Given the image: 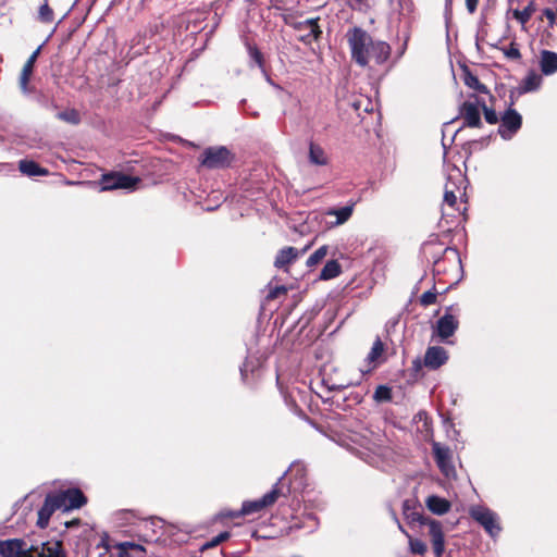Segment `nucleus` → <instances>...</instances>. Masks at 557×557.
<instances>
[{"label":"nucleus","instance_id":"29","mask_svg":"<svg viewBox=\"0 0 557 557\" xmlns=\"http://www.w3.org/2000/svg\"><path fill=\"white\" fill-rule=\"evenodd\" d=\"M535 12V5L533 1H530L529 4L523 10H513V17L524 27L527 22L531 18L532 14Z\"/></svg>","mask_w":557,"mask_h":557},{"label":"nucleus","instance_id":"7","mask_svg":"<svg viewBox=\"0 0 557 557\" xmlns=\"http://www.w3.org/2000/svg\"><path fill=\"white\" fill-rule=\"evenodd\" d=\"M522 116L515 109H507L502 117L498 134L505 140H509L521 128Z\"/></svg>","mask_w":557,"mask_h":557},{"label":"nucleus","instance_id":"35","mask_svg":"<svg viewBox=\"0 0 557 557\" xmlns=\"http://www.w3.org/2000/svg\"><path fill=\"white\" fill-rule=\"evenodd\" d=\"M373 398L376 401H388L392 399V391L385 385H380L376 387Z\"/></svg>","mask_w":557,"mask_h":557},{"label":"nucleus","instance_id":"12","mask_svg":"<svg viewBox=\"0 0 557 557\" xmlns=\"http://www.w3.org/2000/svg\"><path fill=\"white\" fill-rule=\"evenodd\" d=\"M432 449L434 454L435 461L446 476H450L455 472V468L451 463V451L448 447L443 446L442 444L434 442L432 444Z\"/></svg>","mask_w":557,"mask_h":557},{"label":"nucleus","instance_id":"16","mask_svg":"<svg viewBox=\"0 0 557 557\" xmlns=\"http://www.w3.org/2000/svg\"><path fill=\"white\" fill-rule=\"evenodd\" d=\"M458 320L455 315L446 312L436 323L435 333L441 338V341H445L448 337L453 336L456 330L458 329Z\"/></svg>","mask_w":557,"mask_h":557},{"label":"nucleus","instance_id":"40","mask_svg":"<svg viewBox=\"0 0 557 557\" xmlns=\"http://www.w3.org/2000/svg\"><path fill=\"white\" fill-rule=\"evenodd\" d=\"M504 54L507 58L515 60L521 57L519 49L513 44H511L508 48L504 49Z\"/></svg>","mask_w":557,"mask_h":557},{"label":"nucleus","instance_id":"47","mask_svg":"<svg viewBox=\"0 0 557 557\" xmlns=\"http://www.w3.org/2000/svg\"><path fill=\"white\" fill-rule=\"evenodd\" d=\"M295 469L301 470L299 465L294 466Z\"/></svg>","mask_w":557,"mask_h":557},{"label":"nucleus","instance_id":"26","mask_svg":"<svg viewBox=\"0 0 557 557\" xmlns=\"http://www.w3.org/2000/svg\"><path fill=\"white\" fill-rule=\"evenodd\" d=\"M309 161L314 165H325L327 164V157L322 147L315 145L314 143H310L309 145Z\"/></svg>","mask_w":557,"mask_h":557},{"label":"nucleus","instance_id":"3","mask_svg":"<svg viewBox=\"0 0 557 557\" xmlns=\"http://www.w3.org/2000/svg\"><path fill=\"white\" fill-rule=\"evenodd\" d=\"M469 513L471 518L482 525L492 537H495L500 533L502 527L498 516L490 508L481 505L472 506L469 509Z\"/></svg>","mask_w":557,"mask_h":557},{"label":"nucleus","instance_id":"25","mask_svg":"<svg viewBox=\"0 0 557 557\" xmlns=\"http://www.w3.org/2000/svg\"><path fill=\"white\" fill-rule=\"evenodd\" d=\"M18 170L27 176H45L48 170L39 166L36 162L30 160H21L18 162Z\"/></svg>","mask_w":557,"mask_h":557},{"label":"nucleus","instance_id":"31","mask_svg":"<svg viewBox=\"0 0 557 557\" xmlns=\"http://www.w3.org/2000/svg\"><path fill=\"white\" fill-rule=\"evenodd\" d=\"M327 246H321L318 248L308 259H307V265L308 267H314L318 263H320L327 255Z\"/></svg>","mask_w":557,"mask_h":557},{"label":"nucleus","instance_id":"13","mask_svg":"<svg viewBox=\"0 0 557 557\" xmlns=\"http://www.w3.org/2000/svg\"><path fill=\"white\" fill-rule=\"evenodd\" d=\"M318 21L319 18H308L304 22L295 24L296 29L301 33L299 40L306 45H311L313 41H317L320 38L322 30L318 24Z\"/></svg>","mask_w":557,"mask_h":557},{"label":"nucleus","instance_id":"15","mask_svg":"<svg viewBox=\"0 0 557 557\" xmlns=\"http://www.w3.org/2000/svg\"><path fill=\"white\" fill-rule=\"evenodd\" d=\"M29 546L20 539L0 541L1 557H28Z\"/></svg>","mask_w":557,"mask_h":557},{"label":"nucleus","instance_id":"23","mask_svg":"<svg viewBox=\"0 0 557 557\" xmlns=\"http://www.w3.org/2000/svg\"><path fill=\"white\" fill-rule=\"evenodd\" d=\"M541 71L545 75H552L557 72V53L543 50L540 59Z\"/></svg>","mask_w":557,"mask_h":557},{"label":"nucleus","instance_id":"30","mask_svg":"<svg viewBox=\"0 0 557 557\" xmlns=\"http://www.w3.org/2000/svg\"><path fill=\"white\" fill-rule=\"evenodd\" d=\"M38 18L42 23H51L54 18L52 9L48 4V0H44L38 11Z\"/></svg>","mask_w":557,"mask_h":557},{"label":"nucleus","instance_id":"37","mask_svg":"<svg viewBox=\"0 0 557 557\" xmlns=\"http://www.w3.org/2000/svg\"><path fill=\"white\" fill-rule=\"evenodd\" d=\"M58 117L72 124H77L79 122L78 113L75 110L60 112Z\"/></svg>","mask_w":557,"mask_h":557},{"label":"nucleus","instance_id":"22","mask_svg":"<svg viewBox=\"0 0 557 557\" xmlns=\"http://www.w3.org/2000/svg\"><path fill=\"white\" fill-rule=\"evenodd\" d=\"M425 506L434 515H445L450 509V503L437 495H431L425 499Z\"/></svg>","mask_w":557,"mask_h":557},{"label":"nucleus","instance_id":"34","mask_svg":"<svg viewBox=\"0 0 557 557\" xmlns=\"http://www.w3.org/2000/svg\"><path fill=\"white\" fill-rule=\"evenodd\" d=\"M230 533L228 532H222L219 535L214 536L211 541H207L206 543L201 544L199 547V550L203 553L206 549L210 547L218 546L221 542L228 539Z\"/></svg>","mask_w":557,"mask_h":557},{"label":"nucleus","instance_id":"4","mask_svg":"<svg viewBox=\"0 0 557 557\" xmlns=\"http://www.w3.org/2000/svg\"><path fill=\"white\" fill-rule=\"evenodd\" d=\"M448 360V352L442 346H431L426 349L423 362L420 359H416L412 362L413 369L420 371L422 366L430 370H436L445 364Z\"/></svg>","mask_w":557,"mask_h":557},{"label":"nucleus","instance_id":"46","mask_svg":"<svg viewBox=\"0 0 557 557\" xmlns=\"http://www.w3.org/2000/svg\"><path fill=\"white\" fill-rule=\"evenodd\" d=\"M450 188H454L455 193H458V195H462L461 189L465 188V184H457V185L450 184Z\"/></svg>","mask_w":557,"mask_h":557},{"label":"nucleus","instance_id":"24","mask_svg":"<svg viewBox=\"0 0 557 557\" xmlns=\"http://www.w3.org/2000/svg\"><path fill=\"white\" fill-rule=\"evenodd\" d=\"M306 250L307 247L301 251V253L305 252ZM299 255L300 252L294 247L283 248L278 251L274 261V265L278 269H282L285 265L292 263L295 259H297Z\"/></svg>","mask_w":557,"mask_h":557},{"label":"nucleus","instance_id":"11","mask_svg":"<svg viewBox=\"0 0 557 557\" xmlns=\"http://www.w3.org/2000/svg\"><path fill=\"white\" fill-rule=\"evenodd\" d=\"M465 183H466V178L458 168L453 166L451 169L448 170L447 182L444 187L445 205L454 208L457 202V198H458L457 194L458 193H455V189L450 188V184L457 185V184H465Z\"/></svg>","mask_w":557,"mask_h":557},{"label":"nucleus","instance_id":"20","mask_svg":"<svg viewBox=\"0 0 557 557\" xmlns=\"http://www.w3.org/2000/svg\"><path fill=\"white\" fill-rule=\"evenodd\" d=\"M40 49H41V47H38L30 54V57L28 58V60L26 61V63L24 64V66L22 69V73L20 76V87L24 94L28 92V83H29L30 76L33 74L34 64L40 53Z\"/></svg>","mask_w":557,"mask_h":557},{"label":"nucleus","instance_id":"32","mask_svg":"<svg viewBox=\"0 0 557 557\" xmlns=\"http://www.w3.org/2000/svg\"><path fill=\"white\" fill-rule=\"evenodd\" d=\"M465 84L472 88V89H475L480 92H484L486 94L487 92V88L485 85L481 84L480 81L478 79L476 76H474L473 74L471 73H467L466 76H465Z\"/></svg>","mask_w":557,"mask_h":557},{"label":"nucleus","instance_id":"18","mask_svg":"<svg viewBox=\"0 0 557 557\" xmlns=\"http://www.w3.org/2000/svg\"><path fill=\"white\" fill-rule=\"evenodd\" d=\"M403 513L410 524H428L430 519L425 518L421 510L418 509L416 500L406 499L403 504Z\"/></svg>","mask_w":557,"mask_h":557},{"label":"nucleus","instance_id":"27","mask_svg":"<svg viewBox=\"0 0 557 557\" xmlns=\"http://www.w3.org/2000/svg\"><path fill=\"white\" fill-rule=\"evenodd\" d=\"M62 544L59 541H49L42 544L37 557H62Z\"/></svg>","mask_w":557,"mask_h":557},{"label":"nucleus","instance_id":"6","mask_svg":"<svg viewBox=\"0 0 557 557\" xmlns=\"http://www.w3.org/2000/svg\"><path fill=\"white\" fill-rule=\"evenodd\" d=\"M100 546L106 549V553H110L112 548L119 550L117 557H129L131 555H139L146 553L145 547L141 544L135 542H116L112 540L108 534H104L101 539Z\"/></svg>","mask_w":557,"mask_h":557},{"label":"nucleus","instance_id":"42","mask_svg":"<svg viewBox=\"0 0 557 557\" xmlns=\"http://www.w3.org/2000/svg\"><path fill=\"white\" fill-rule=\"evenodd\" d=\"M539 85V78L537 77H528L525 81V89L532 90L535 89Z\"/></svg>","mask_w":557,"mask_h":557},{"label":"nucleus","instance_id":"45","mask_svg":"<svg viewBox=\"0 0 557 557\" xmlns=\"http://www.w3.org/2000/svg\"><path fill=\"white\" fill-rule=\"evenodd\" d=\"M479 0H466L467 9L470 13H474L478 7Z\"/></svg>","mask_w":557,"mask_h":557},{"label":"nucleus","instance_id":"36","mask_svg":"<svg viewBox=\"0 0 557 557\" xmlns=\"http://www.w3.org/2000/svg\"><path fill=\"white\" fill-rule=\"evenodd\" d=\"M410 550L416 555H423L426 552V545L419 539L409 537Z\"/></svg>","mask_w":557,"mask_h":557},{"label":"nucleus","instance_id":"43","mask_svg":"<svg viewBox=\"0 0 557 557\" xmlns=\"http://www.w3.org/2000/svg\"><path fill=\"white\" fill-rule=\"evenodd\" d=\"M287 292L286 287L284 286H277L275 288H273L270 293H269V298L273 299V298H276L278 295L281 294H285Z\"/></svg>","mask_w":557,"mask_h":557},{"label":"nucleus","instance_id":"49","mask_svg":"<svg viewBox=\"0 0 557 557\" xmlns=\"http://www.w3.org/2000/svg\"><path fill=\"white\" fill-rule=\"evenodd\" d=\"M446 1H447V3H448V2H450L451 0H446Z\"/></svg>","mask_w":557,"mask_h":557},{"label":"nucleus","instance_id":"1","mask_svg":"<svg viewBox=\"0 0 557 557\" xmlns=\"http://www.w3.org/2000/svg\"><path fill=\"white\" fill-rule=\"evenodd\" d=\"M352 61L359 66H369L373 61L375 64L384 63L391 53L389 46L381 40H373L372 37L361 27H351L346 32Z\"/></svg>","mask_w":557,"mask_h":557},{"label":"nucleus","instance_id":"8","mask_svg":"<svg viewBox=\"0 0 557 557\" xmlns=\"http://www.w3.org/2000/svg\"><path fill=\"white\" fill-rule=\"evenodd\" d=\"M282 494L278 483H276L272 490L263 495L260 499L245 502L238 515L246 516L261 511L263 508L271 506L276 502L278 496Z\"/></svg>","mask_w":557,"mask_h":557},{"label":"nucleus","instance_id":"19","mask_svg":"<svg viewBox=\"0 0 557 557\" xmlns=\"http://www.w3.org/2000/svg\"><path fill=\"white\" fill-rule=\"evenodd\" d=\"M57 509H61L59 503L57 502L54 494H49L46 497L42 507L38 511L37 524L40 528H46L49 523L50 517Z\"/></svg>","mask_w":557,"mask_h":557},{"label":"nucleus","instance_id":"38","mask_svg":"<svg viewBox=\"0 0 557 557\" xmlns=\"http://www.w3.org/2000/svg\"><path fill=\"white\" fill-rule=\"evenodd\" d=\"M481 109L484 112V117L488 124H496L498 122V116L495 110L488 109L484 102H481Z\"/></svg>","mask_w":557,"mask_h":557},{"label":"nucleus","instance_id":"17","mask_svg":"<svg viewBox=\"0 0 557 557\" xmlns=\"http://www.w3.org/2000/svg\"><path fill=\"white\" fill-rule=\"evenodd\" d=\"M426 525L429 527V535L431 537L433 552L437 557H440L445 549L442 524L436 520H430Z\"/></svg>","mask_w":557,"mask_h":557},{"label":"nucleus","instance_id":"33","mask_svg":"<svg viewBox=\"0 0 557 557\" xmlns=\"http://www.w3.org/2000/svg\"><path fill=\"white\" fill-rule=\"evenodd\" d=\"M383 351H384V345L380 338H376L375 342L373 343V346H372L369 355H368V360L370 362L376 361L382 356Z\"/></svg>","mask_w":557,"mask_h":557},{"label":"nucleus","instance_id":"28","mask_svg":"<svg viewBox=\"0 0 557 557\" xmlns=\"http://www.w3.org/2000/svg\"><path fill=\"white\" fill-rule=\"evenodd\" d=\"M342 272L341 264L336 260H330L325 263L320 273V278L327 281L338 276Z\"/></svg>","mask_w":557,"mask_h":557},{"label":"nucleus","instance_id":"21","mask_svg":"<svg viewBox=\"0 0 557 557\" xmlns=\"http://www.w3.org/2000/svg\"><path fill=\"white\" fill-rule=\"evenodd\" d=\"M354 205L345 206L338 209H329L325 214L329 216H335L336 220L334 222H330V227H335L346 223L352 215Z\"/></svg>","mask_w":557,"mask_h":557},{"label":"nucleus","instance_id":"9","mask_svg":"<svg viewBox=\"0 0 557 557\" xmlns=\"http://www.w3.org/2000/svg\"><path fill=\"white\" fill-rule=\"evenodd\" d=\"M173 529V525L165 524L164 521L160 518L145 519L140 524V531L143 532V536L145 537L146 542L158 541L159 531H161V534H172Z\"/></svg>","mask_w":557,"mask_h":557},{"label":"nucleus","instance_id":"39","mask_svg":"<svg viewBox=\"0 0 557 557\" xmlns=\"http://www.w3.org/2000/svg\"><path fill=\"white\" fill-rule=\"evenodd\" d=\"M436 293L433 292V290H428V292H424L422 295H421V298H420V302L421 305L423 306H430V305H433L435 301H436Z\"/></svg>","mask_w":557,"mask_h":557},{"label":"nucleus","instance_id":"48","mask_svg":"<svg viewBox=\"0 0 557 557\" xmlns=\"http://www.w3.org/2000/svg\"><path fill=\"white\" fill-rule=\"evenodd\" d=\"M356 2H362L363 0H355Z\"/></svg>","mask_w":557,"mask_h":557},{"label":"nucleus","instance_id":"44","mask_svg":"<svg viewBox=\"0 0 557 557\" xmlns=\"http://www.w3.org/2000/svg\"><path fill=\"white\" fill-rule=\"evenodd\" d=\"M543 14L549 21L550 24L555 23L557 17V12H554L552 9H545Z\"/></svg>","mask_w":557,"mask_h":557},{"label":"nucleus","instance_id":"5","mask_svg":"<svg viewBox=\"0 0 557 557\" xmlns=\"http://www.w3.org/2000/svg\"><path fill=\"white\" fill-rule=\"evenodd\" d=\"M139 182L140 180L138 177L122 173L104 174L101 180V190H134Z\"/></svg>","mask_w":557,"mask_h":557},{"label":"nucleus","instance_id":"14","mask_svg":"<svg viewBox=\"0 0 557 557\" xmlns=\"http://www.w3.org/2000/svg\"><path fill=\"white\" fill-rule=\"evenodd\" d=\"M460 114L463 119V126H481V102L478 99L474 102L466 101L460 109Z\"/></svg>","mask_w":557,"mask_h":557},{"label":"nucleus","instance_id":"2","mask_svg":"<svg viewBox=\"0 0 557 557\" xmlns=\"http://www.w3.org/2000/svg\"><path fill=\"white\" fill-rule=\"evenodd\" d=\"M201 166L214 170L228 166L233 161L232 152L224 146L209 147L199 158Z\"/></svg>","mask_w":557,"mask_h":557},{"label":"nucleus","instance_id":"41","mask_svg":"<svg viewBox=\"0 0 557 557\" xmlns=\"http://www.w3.org/2000/svg\"><path fill=\"white\" fill-rule=\"evenodd\" d=\"M249 54L251 59L260 66L262 67V54L256 47H249Z\"/></svg>","mask_w":557,"mask_h":557},{"label":"nucleus","instance_id":"10","mask_svg":"<svg viewBox=\"0 0 557 557\" xmlns=\"http://www.w3.org/2000/svg\"><path fill=\"white\" fill-rule=\"evenodd\" d=\"M59 506L64 511L77 509L84 506L87 498L78 488H70L54 494Z\"/></svg>","mask_w":557,"mask_h":557}]
</instances>
